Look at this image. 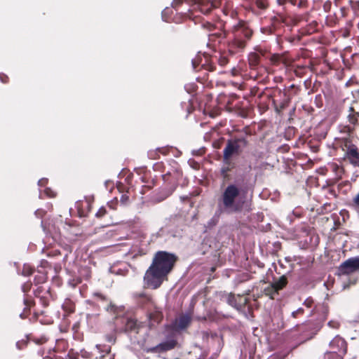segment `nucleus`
<instances>
[{
    "label": "nucleus",
    "instance_id": "obj_11",
    "mask_svg": "<svg viewBox=\"0 0 359 359\" xmlns=\"http://www.w3.org/2000/svg\"><path fill=\"white\" fill-rule=\"evenodd\" d=\"M182 177V172L177 163L175 161H172V168L163 175V180L168 182L172 187V191L176 188Z\"/></svg>",
    "mask_w": 359,
    "mask_h": 359
},
{
    "label": "nucleus",
    "instance_id": "obj_48",
    "mask_svg": "<svg viewBox=\"0 0 359 359\" xmlns=\"http://www.w3.org/2000/svg\"><path fill=\"white\" fill-rule=\"evenodd\" d=\"M328 326L332 328H337L339 325L338 322L330 320L327 323Z\"/></svg>",
    "mask_w": 359,
    "mask_h": 359
},
{
    "label": "nucleus",
    "instance_id": "obj_59",
    "mask_svg": "<svg viewBox=\"0 0 359 359\" xmlns=\"http://www.w3.org/2000/svg\"><path fill=\"white\" fill-rule=\"evenodd\" d=\"M109 306H110L111 311H112L113 312L115 313L116 310V308L115 307V306L111 304Z\"/></svg>",
    "mask_w": 359,
    "mask_h": 359
},
{
    "label": "nucleus",
    "instance_id": "obj_5",
    "mask_svg": "<svg viewBox=\"0 0 359 359\" xmlns=\"http://www.w3.org/2000/svg\"><path fill=\"white\" fill-rule=\"evenodd\" d=\"M142 327L141 323L137 320L128 318L125 316H116L114 322V328L115 332L119 333H126L128 335L138 334Z\"/></svg>",
    "mask_w": 359,
    "mask_h": 359
},
{
    "label": "nucleus",
    "instance_id": "obj_42",
    "mask_svg": "<svg viewBox=\"0 0 359 359\" xmlns=\"http://www.w3.org/2000/svg\"><path fill=\"white\" fill-rule=\"evenodd\" d=\"M106 213H107L106 208L102 206L96 212L95 216L97 218H100V217H103Z\"/></svg>",
    "mask_w": 359,
    "mask_h": 359
},
{
    "label": "nucleus",
    "instance_id": "obj_31",
    "mask_svg": "<svg viewBox=\"0 0 359 359\" xmlns=\"http://www.w3.org/2000/svg\"><path fill=\"white\" fill-rule=\"evenodd\" d=\"M172 12V9L168 7H166L164 10H163V11L161 12V17L163 20L165 22H168Z\"/></svg>",
    "mask_w": 359,
    "mask_h": 359
},
{
    "label": "nucleus",
    "instance_id": "obj_17",
    "mask_svg": "<svg viewBox=\"0 0 359 359\" xmlns=\"http://www.w3.org/2000/svg\"><path fill=\"white\" fill-rule=\"evenodd\" d=\"M330 351H337L338 353L346 354L347 344L342 337L337 335L330 342Z\"/></svg>",
    "mask_w": 359,
    "mask_h": 359
},
{
    "label": "nucleus",
    "instance_id": "obj_13",
    "mask_svg": "<svg viewBox=\"0 0 359 359\" xmlns=\"http://www.w3.org/2000/svg\"><path fill=\"white\" fill-rule=\"evenodd\" d=\"M192 68L194 71H199L200 69H205L209 72H213L215 69V65L209 61L206 57L201 55H196L191 60Z\"/></svg>",
    "mask_w": 359,
    "mask_h": 359
},
{
    "label": "nucleus",
    "instance_id": "obj_14",
    "mask_svg": "<svg viewBox=\"0 0 359 359\" xmlns=\"http://www.w3.org/2000/svg\"><path fill=\"white\" fill-rule=\"evenodd\" d=\"M177 344L175 339H170L163 341L158 345L149 348H145L144 351L146 353H161L173 349Z\"/></svg>",
    "mask_w": 359,
    "mask_h": 359
},
{
    "label": "nucleus",
    "instance_id": "obj_3",
    "mask_svg": "<svg viewBox=\"0 0 359 359\" xmlns=\"http://www.w3.org/2000/svg\"><path fill=\"white\" fill-rule=\"evenodd\" d=\"M232 39L227 42V50L230 55L243 50L253 34L248 23L243 20L238 21L231 28Z\"/></svg>",
    "mask_w": 359,
    "mask_h": 359
},
{
    "label": "nucleus",
    "instance_id": "obj_29",
    "mask_svg": "<svg viewBox=\"0 0 359 359\" xmlns=\"http://www.w3.org/2000/svg\"><path fill=\"white\" fill-rule=\"evenodd\" d=\"M250 65L252 68H255L259 62V56L253 53L249 58Z\"/></svg>",
    "mask_w": 359,
    "mask_h": 359
},
{
    "label": "nucleus",
    "instance_id": "obj_57",
    "mask_svg": "<svg viewBox=\"0 0 359 359\" xmlns=\"http://www.w3.org/2000/svg\"><path fill=\"white\" fill-rule=\"evenodd\" d=\"M354 104L359 105V102H357V101L354 102ZM353 115H355L357 118L359 117V110L358 111L355 110Z\"/></svg>",
    "mask_w": 359,
    "mask_h": 359
},
{
    "label": "nucleus",
    "instance_id": "obj_20",
    "mask_svg": "<svg viewBox=\"0 0 359 359\" xmlns=\"http://www.w3.org/2000/svg\"><path fill=\"white\" fill-rule=\"evenodd\" d=\"M226 32L224 30H219V32H212L208 34V40L209 43L216 42L218 43H222V41L226 38Z\"/></svg>",
    "mask_w": 359,
    "mask_h": 359
},
{
    "label": "nucleus",
    "instance_id": "obj_44",
    "mask_svg": "<svg viewBox=\"0 0 359 359\" xmlns=\"http://www.w3.org/2000/svg\"><path fill=\"white\" fill-rule=\"evenodd\" d=\"M314 303V301L313 299H312V297H308L306 298L303 304L306 306L307 308H311L312 306V305Z\"/></svg>",
    "mask_w": 359,
    "mask_h": 359
},
{
    "label": "nucleus",
    "instance_id": "obj_34",
    "mask_svg": "<svg viewBox=\"0 0 359 359\" xmlns=\"http://www.w3.org/2000/svg\"><path fill=\"white\" fill-rule=\"evenodd\" d=\"M351 206H352L355 210H359V192L355 197H353L351 203Z\"/></svg>",
    "mask_w": 359,
    "mask_h": 359
},
{
    "label": "nucleus",
    "instance_id": "obj_16",
    "mask_svg": "<svg viewBox=\"0 0 359 359\" xmlns=\"http://www.w3.org/2000/svg\"><path fill=\"white\" fill-rule=\"evenodd\" d=\"M191 322V318L189 314H182L172 322L171 327L177 332L182 331L189 327Z\"/></svg>",
    "mask_w": 359,
    "mask_h": 359
},
{
    "label": "nucleus",
    "instance_id": "obj_15",
    "mask_svg": "<svg viewBox=\"0 0 359 359\" xmlns=\"http://www.w3.org/2000/svg\"><path fill=\"white\" fill-rule=\"evenodd\" d=\"M287 284V278L285 275L279 277L267 287L264 289L266 294L273 297L275 294H278V291L283 290Z\"/></svg>",
    "mask_w": 359,
    "mask_h": 359
},
{
    "label": "nucleus",
    "instance_id": "obj_18",
    "mask_svg": "<svg viewBox=\"0 0 359 359\" xmlns=\"http://www.w3.org/2000/svg\"><path fill=\"white\" fill-rule=\"evenodd\" d=\"M34 294L39 299L40 303L43 307L49 304V298L51 297L50 288H44L43 286H39L34 291Z\"/></svg>",
    "mask_w": 359,
    "mask_h": 359
},
{
    "label": "nucleus",
    "instance_id": "obj_26",
    "mask_svg": "<svg viewBox=\"0 0 359 359\" xmlns=\"http://www.w3.org/2000/svg\"><path fill=\"white\" fill-rule=\"evenodd\" d=\"M28 343H29V336L26 335V339H22L21 340L18 341L15 343L16 348L20 351L23 350L27 347Z\"/></svg>",
    "mask_w": 359,
    "mask_h": 359
},
{
    "label": "nucleus",
    "instance_id": "obj_19",
    "mask_svg": "<svg viewBox=\"0 0 359 359\" xmlns=\"http://www.w3.org/2000/svg\"><path fill=\"white\" fill-rule=\"evenodd\" d=\"M272 25L270 27H265L261 28V32L263 34H272L276 29V24H280L285 22V18L282 15L274 16L271 18Z\"/></svg>",
    "mask_w": 359,
    "mask_h": 359
},
{
    "label": "nucleus",
    "instance_id": "obj_46",
    "mask_svg": "<svg viewBox=\"0 0 359 359\" xmlns=\"http://www.w3.org/2000/svg\"><path fill=\"white\" fill-rule=\"evenodd\" d=\"M43 192L48 197H53L55 196L53 191L48 187H45Z\"/></svg>",
    "mask_w": 359,
    "mask_h": 359
},
{
    "label": "nucleus",
    "instance_id": "obj_58",
    "mask_svg": "<svg viewBox=\"0 0 359 359\" xmlns=\"http://www.w3.org/2000/svg\"><path fill=\"white\" fill-rule=\"evenodd\" d=\"M112 183V182L111 180H106L104 182V187L106 188V189H109V184Z\"/></svg>",
    "mask_w": 359,
    "mask_h": 359
},
{
    "label": "nucleus",
    "instance_id": "obj_43",
    "mask_svg": "<svg viewBox=\"0 0 359 359\" xmlns=\"http://www.w3.org/2000/svg\"><path fill=\"white\" fill-rule=\"evenodd\" d=\"M121 204L123 205H127L129 203V196L126 194H123L120 199Z\"/></svg>",
    "mask_w": 359,
    "mask_h": 359
},
{
    "label": "nucleus",
    "instance_id": "obj_28",
    "mask_svg": "<svg viewBox=\"0 0 359 359\" xmlns=\"http://www.w3.org/2000/svg\"><path fill=\"white\" fill-rule=\"evenodd\" d=\"M118 332H115L114 328L113 327V330L111 332L105 335L106 341L109 343H111L112 344H115L116 341V333Z\"/></svg>",
    "mask_w": 359,
    "mask_h": 359
},
{
    "label": "nucleus",
    "instance_id": "obj_27",
    "mask_svg": "<svg viewBox=\"0 0 359 359\" xmlns=\"http://www.w3.org/2000/svg\"><path fill=\"white\" fill-rule=\"evenodd\" d=\"M34 272V269L27 264H24L22 271H18V274L23 276H29Z\"/></svg>",
    "mask_w": 359,
    "mask_h": 359
},
{
    "label": "nucleus",
    "instance_id": "obj_53",
    "mask_svg": "<svg viewBox=\"0 0 359 359\" xmlns=\"http://www.w3.org/2000/svg\"><path fill=\"white\" fill-rule=\"evenodd\" d=\"M356 280H357V279H356V278H353V280H349V283H348V285H346V283H344V289H345V288H346L349 285H353V284H355V283H356Z\"/></svg>",
    "mask_w": 359,
    "mask_h": 359
},
{
    "label": "nucleus",
    "instance_id": "obj_64",
    "mask_svg": "<svg viewBox=\"0 0 359 359\" xmlns=\"http://www.w3.org/2000/svg\"><path fill=\"white\" fill-rule=\"evenodd\" d=\"M203 337H208V332H203Z\"/></svg>",
    "mask_w": 359,
    "mask_h": 359
},
{
    "label": "nucleus",
    "instance_id": "obj_8",
    "mask_svg": "<svg viewBox=\"0 0 359 359\" xmlns=\"http://www.w3.org/2000/svg\"><path fill=\"white\" fill-rule=\"evenodd\" d=\"M182 223V218L178 215H172L165 219V225L161 227L160 232L162 234H167L168 236L180 238L182 236V229L180 228Z\"/></svg>",
    "mask_w": 359,
    "mask_h": 359
},
{
    "label": "nucleus",
    "instance_id": "obj_41",
    "mask_svg": "<svg viewBox=\"0 0 359 359\" xmlns=\"http://www.w3.org/2000/svg\"><path fill=\"white\" fill-rule=\"evenodd\" d=\"M46 211L41 208L37 209L34 212V215L37 218H43L46 215Z\"/></svg>",
    "mask_w": 359,
    "mask_h": 359
},
{
    "label": "nucleus",
    "instance_id": "obj_51",
    "mask_svg": "<svg viewBox=\"0 0 359 359\" xmlns=\"http://www.w3.org/2000/svg\"><path fill=\"white\" fill-rule=\"evenodd\" d=\"M169 194H163V196L156 198V202L163 201V200H165L169 196Z\"/></svg>",
    "mask_w": 359,
    "mask_h": 359
},
{
    "label": "nucleus",
    "instance_id": "obj_61",
    "mask_svg": "<svg viewBox=\"0 0 359 359\" xmlns=\"http://www.w3.org/2000/svg\"><path fill=\"white\" fill-rule=\"evenodd\" d=\"M41 226L42 227V229H43V231H46V226H45V224H44L43 221H41Z\"/></svg>",
    "mask_w": 359,
    "mask_h": 359
},
{
    "label": "nucleus",
    "instance_id": "obj_49",
    "mask_svg": "<svg viewBox=\"0 0 359 359\" xmlns=\"http://www.w3.org/2000/svg\"><path fill=\"white\" fill-rule=\"evenodd\" d=\"M181 104H182V108L185 109L188 111L189 114L191 113L189 102H182Z\"/></svg>",
    "mask_w": 359,
    "mask_h": 359
},
{
    "label": "nucleus",
    "instance_id": "obj_35",
    "mask_svg": "<svg viewBox=\"0 0 359 359\" xmlns=\"http://www.w3.org/2000/svg\"><path fill=\"white\" fill-rule=\"evenodd\" d=\"M255 4L260 9H265L268 6L267 0H255Z\"/></svg>",
    "mask_w": 359,
    "mask_h": 359
},
{
    "label": "nucleus",
    "instance_id": "obj_54",
    "mask_svg": "<svg viewBox=\"0 0 359 359\" xmlns=\"http://www.w3.org/2000/svg\"><path fill=\"white\" fill-rule=\"evenodd\" d=\"M39 278V280H38L36 277L34 278L35 284H38L41 282H43L44 279H45L44 276H40Z\"/></svg>",
    "mask_w": 359,
    "mask_h": 359
},
{
    "label": "nucleus",
    "instance_id": "obj_32",
    "mask_svg": "<svg viewBox=\"0 0 359 359\" xmlns=\"http://www.w3.org/2000/svg\"><path fill=\"white\" fill-rule=\"evenodd\" d=\"M48 182V179L47 178H41L40 179L39 181H38V186L39 187V198H42V196H41V188L42 187H46V184H47Z\"/></svg>",
    "mask_w": 359,
    "mask_h": 359
},
{
    "label": "nucleus",
    "instance_id": "obj_22",
    "mask_svg": "<svg viewBox=\"0 0 359 359\" xmlns=\"http://www.w3.org/2000/svg\"><path fill=\"white\" fill-rule=\"evenodd\" d=\"M95 351L100 354L99 356H95V359H104L105 355L110 353L111 346L105 344H97Z\"/></svg>",
    "mask_w": 359,
    "mask_h": 359
},
{
    "label": "nucleus",
    "instance_id": "obj_9",
    "mask_svg": "<svg viewBox=\"0 0 359 359\" xmlns=\"http://www.w3.org/2000/svg\"><path fill=\"white\" fill-rule=\"evenodd\" d=\"M344 160L355 168H359V149L351 140H346L342 145Z\"/></svg>",
    "mask_w": 359,
    "mask_h": 359
},
{
    "label": "nucleus",
    "instance_id": "obj_12",
    "mask_svg": "<svg viewBox=\"0 0 359 359\" xmlns=\"http://www.w3.org/2000/svg\"><path fill=\"white\" fill-rule=\"evenodd\" d=\"M359 269V256L348 258L342 262L339 266L340 275L347 276L348 274L355 272Z\"/></svg>",
    "mask_w": 359,
    "mask_h": 359
},
{
    "label": "nucleus",
    "instance_id": "obj_60",
    "mask_svg": "<svg viewBox=\"0 0 359 359\" xmlns=\"http://www.w3.org/2000/svg\"><path fill=\"white\" fill-rule=\"evenodd\" d=\"M190 87H191V86H190V85H186V86H184L185 90H186L189 93H190V88H189Z\"/></svg>",
    "mask_w": 359,
    "mask_h": 359
},
{
    "label": "nucleus",
    "instance_id": "obj_40",
    "mask_svg": "<svg viewBox=\"0 0 359 359\" xmlns=\"http://www.w3.org/2000/svg\"><path fill=\"white\" fill-rule=\"evenodd\" d=\"M202 26L203 28L208 29L209 32H213L216 29L215 26L209 22H205L202 25Z\"/></svg>",
    "mask_w": 359,
    "mask_h": 359
},
{
    "label": "nucleus",
    "instance_id": "obj_36",
    "mask_svg": "<svg viewBox=\"0 0 359 359\" xmlns=\"http://www.w3.org/2000/svg\"><path fill=\"white\" fill-rule=\"evenodd\" d=\"M304 313V309L303 308H299L297 310L294 311L291 313V316L294 318H296L299 316H302Z\"/></svg>",
    "mask_w": 359,
    "mask_h": 359
},
{
    "label": "nucleus",
    "instance_id": "obj_52",
    "mask_svg": "<svg viewBox=\"0 0 359 359\" xmlns=\"http://www.w3.org/2000/svg\"><path fill=\"white\" fill-rule=\"evenodd\" d=\"M156 150L159 152H161L163 154H165L166 152L169 150V148L168 147L157 148Z\"/></svg>",
    "mask_w": 359,
    "mask_h": 359
},
{
    "label": "nucleus",
    "instance_id": "obj_56",
    "mask_svg": "<svg viewBox=\"0 0 359 359\" xmlns=\"http://www.w3.org/2000/svg\"><path fill=\"white\" fill-rule=\"evenodd\" d=\"M355 105L356 104H353V105L349 108V111L351 112L350 114H354L356 108Z\"/></svg>",
    "mask_w": 359,
    "mask_h": 359
},
{
    "label": "nucleus",
    "instance_id": "obj_30",
    "mask_svg": "<svg viewBox=\"0 0 359 359\" xmlns=\"http://www.w3.org/2000/svg\"><path fill=\"white\" fill-rule=\"evenodd\" d=\"M243 303V311L240 312L241 313H243L245 317L248 319H250L251 317H252V312L250 308L248 309V311H246L245 310V306L248 304V299H245L244 302Z\"/></svg>",
    "mask_w": 359,
    "mask_h": 359
},
{
    "label": "nucleus",
    "instance_id": "obj_38",
    "mask_svg": "<svg viewBox=\"0 0 359 359\" xmlns=\"http://www.w3.org/2000/svg\"><path fill=\"white\" fill-rule=\"evenodd\" d=\"M231 168L229 166H223L220 169V174L224 178H226L228 177V172L231 171Z\"/></svg>",
    "mask_w": 359,
    "mask_h": 359
},
{
    "label": "nucleus",
    "instance_id": "obj_33",
    "mask_svg": "<svg viewBox=\"0 0 359 359\" xmlns=\"http://www.w3.org/2000/svg\"><path fill=\"white\" fill-rule=\"evenodd\" d=\"M32 285V284L30 281H27V282L25 283L21 286L22 292L25 294H26L31 290Z\"/></svg>",
    "mask_w": 359,
    "mask_h": 359
},
{
    "label": "nucleus",
    "instance_id": "obj_39",
    "mask_svg": "<svg viewBox=\"0 0 359 359\" xmlns=\"http://www.w3.org/2000/svg\"><path fill=\"white\" fill-rule=\"evenodd\" d=\"M348 120L350 124L353 126H356L358 124V118L353 114H349L348 116Z\"/></svg>",
    "mask_w": 359,
    "mask_h": 359
},
{
    "label": "nucleus",
    "instance_id": "obj_62",
    "mask_svg": "<svg viewBox=\"0 0 359 359\" xmlns=\"http://www.w3.org/2000/svg\"><path fill=\"white\" fill-rule=\"evenodd\" d=\"M175 151H176V154H174V156H175V157H177V156H179V155H180V154L181 152H180L179 150H177V149H176Z\"/></svg>",
    "mask_w": 359,
    "mask_h": 359
},
{
    "label": "nucleus",
    "instance_id": "obj_7",
    "mask_svg": "<svg viewBox=\"0 0 359 359\" xmlns=\"http://www.w3.org/2000/svg\"><path fill=\"white\" fill-rule=\"evenodd\" d=\"M270 97H273L272 104L274 111L278 115H280L282 111L287 107L292 97V92L291 90L280 89L276 88L273 93L269 95Z\"/></svg>",
    "mask_w": 359,
    "mask_h": 359
},
{
    "label": "nucleus",
    "instance_id": "obj_63",
    "mask_svg": "<svg viewBox=\"0 0 359 359\" xmlns=\"http://www.w3.org/2000/svg\"><path fill=\"white\" fill-rule=\"evenodd\" d=\"M175 151H176V154H174V156H175V157H177V156H179V155H180V154L181 152H180L179 150H177V149H176Z\"/></svg>",
    "mask_w": 359,
    "mask_h": 359
},
{
    "label": "nucleus",
    "instance_id": "obj_37",
    "mask_svg": "<svg viewBox=\"0 0 359 359\" xmlns=\"http://www.w3.org/2000/svg\"><path fill=\"white\" fill-rule=\"evenodd\" d=\"M218 62L221 66H225L228 62L229 60L226 55L224 54H220L219 57L218 59Z\"/></svg>",
    "mask_w": 359,
    "mask_h": 359
},
{
    "label": "nucleus",
    "instance_id": "obj_23",
    "mask_svg": "<svg viewBox=\"0 0 359 359\" xmlns=\"http://www.w3.org/2000/svg\"><path fill=\"white\" fill-rule=\"evenodd\" d=\"M87 323L91 327L95 326L98 320V314L97 313H88L86 314Z\"/></svg>",
    "mask_w": 359,
    "mask_h": 359
},
{
    "label": "nucleus",
    "instance_id": "obj_25",
    "mask_svg": "<svg viewBox=\"0 0 359 359\" xmlns=\"http://www.w3.org/2000/svg\"><path fill=\"white\" fill-rule=\"evenodd\" d=\"M23 303H24L25 307L24 309L23 312H22L20 314V318L22 319H25L27 317V315H28L27 313L29 311V307L32 304V301H29V299L24 298Z\"/></svg>",
    "mask_w": 359,
    "mask_h": 359
},
{
    "label": "nucleus",
    "instance_id": "obj_21",
    "mask_svg": "<svg viewBox=\"0 0 359 359\" xmlns=\"http://www.w3.org/2000/svg\"><path fill=\"white\" fill-rule=\"evenodd\" d=\"M222 214H226V212H224L223 210H219V208L217 206V209L215 212L214 215L207 222V224L205 225L206 228L212 229L217 224L219 220L220 215Z\"/></svg>",
    "mask_w": 359,
    "mask_h": 359
},
{
    "label": "nucleus",
    "instance_id": "obj_2",
    "mask_svg": "<svg viewBox=\"0 0 359 359\" xmlns=\"http://www.w3.org/2000/svg\"><path fill=\"white\" fill-rule=\"evenodd\" d=\"M177 259V257L173 253L166 251L157 252L144 277L146 286L151 289L159 287L163 278L173 269Z\"/></svg>",
    "mask_w": 359,
    "mask_h": 359
},
{
    "label": "nucleus",
    "instance_id": "obj_45",
    "mask_svg": "<svg viewBox=\"0 0 359 359\" xmlns=\"http://www.w3.org/2000/svg\"><path fill=\"white\" fill-rule=\"evenodd\" d=\"M80 273L82 276H84L86 279H88L90 276V272L88 267H85V268L82 269L80 271Z\"/></svg>",
    "mask_w": 359,
    "mask_h": 359
},
{
    "label": "nucleus",
    "instance_id": "obj_24",
    "mask_svg": "<svg viewBox=\"0 0 359 359\" xmlns=\"http://www.w3.org/2000/svg\"><path fill=\"white\" fill-rule=\"evenodd\" d=\"M345 354L338 353L337 351H327L323 359H343V357Z\"/></svg>",
    "mask_w": 359,
    "mask_h": 359
},
{
    "label": "nucleus",
    "instance_id": "obj_55",
    "mask_svg": "<svg viewBox=\"0 0 359 359\" xmlns=\"http://www.w3.org/2000/svg\"><path fill=\"white\" fill-rule=\"evenodd\" d=\"M295 111H296V107H293L290 110V112H289V116L290 118H292L294 114H295Z\"/></svg>",
    "mask_w": 359,
    "mask_h": 359
},
{
    "label": "nucleus",
    "instance_id": "obj_47",
    "mask_svg": "<svg viewBox=\"0 0 359 359\" xmlns=\"http://www.w3.org/2000/svg\"><path fill=\"white\" fill-rule=\"evenodd\" d=\"M117 203H118V201H117V199L116 198V201H110V202H109V203H107V205H108L111 209L115 210V209H116V205H117Z\"/></svg>",
    "mask_w": 359,
    "mask_h": 359
},
{
    "label": "nucleus",
    "instance_id": "obj_4",
    "mask_svg": "<svg viewBox=\"0 0 359 359\" xmlns=\"http://www.w3.org/2000/svg\"><path fill=\"white\" fill-rule=\"evenodd\" d=\"M318 314V318L315 321L309 320L302 326V330L308 332L309 338H312L323 327V323L327 318L328 307L326 304H322L316 305L311 313Z\"/></svg>",
    "mask_w": 359,
    "mask_h": 359
},
{
    "label": "nucleus",
    "instance_id": "obj_50",
    "mask_svg": "<svg viewBox=\"0 0 359 359\" xmlns=\"http://www.w3.org/2000/svg\"><path fill=\"white\" fill-rule=\"evenodd\" d=\"M0 80L2 83H6L8 81V77L6 74H0Z\"/></svg>",
    "mask_w": 359,
    "mask_h": 359
},
{
    "label": "nucleus",
    "instance_id": "obj_10",
    "mask_svg": "<svg viewBox=\"0 0 359 359\" xmlns=\"http://www.w3.org/2000/svg\"><path fill=\"white\" fill-rule=\"evenodd\" d=\"M215 296L220 302L228 304L237 311H243V303L239 301L241 298L240 294L236 295L233 292H228L224 290L216 292Z\"/></svg>",
    "mask_w": 359,
    "mask_h": 359
},
{
    "label": "nucleus",
    "instance_id": "obj_6",
    "mask_svg": "<svg viewBox=\"0 0 359 359\" xmlns=\"http://www.w3.org/2000/svg\"><path fill=\"white\" fill-rule=\"evenodd\" d=\"M248 144V142L244 136L229 139L226 141V147L223 150L224 162L225 163H229V161L231 157L239 155Z\"/></svg>",
    "mask_w": 359,
    "mask_h": 359
},
{
    "label": "nucleus",
    "instance_id": "obj_1",
    "mask_svg": "<svg viewBox=\"0 0 359 359\" xmlns=\"http://www.w3.org/2000/svg\"><path fill=\"white\" fill-rule=\"evenodd\" d=\"M250 175L247 172H237L233 182L229 183L217 199V206L226 214L240 212L243 207L245 198L253 189Z\"/></svg>",
    "mask_w": 359,
    "mask_h": 359
}]
</instances>
